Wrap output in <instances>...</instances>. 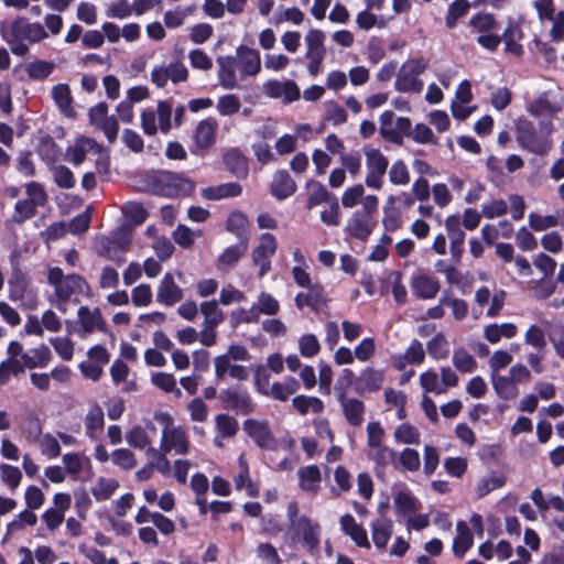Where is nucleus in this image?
Masks as SVG:
<instances>
[{"label": "nucleus", "mask_w": 564, "mask_h": 564, "mask_svg": "<svg viewBox=\"0 0 564 564\" xmlns=\"http://www.w3.org/2000/svg\"><path fill=\"white\" fill-rule=\"evenodd\" d=\"M218 83L224 89L239 87V82L254 77L261 72V57L256 48L240 45L236 55L218 56Z\"/></svg>", "instance_id": "obj_1"}, {"label": "nucleus", "mask_w": 564, "mask_h": 564, "mask_svg": "<svg viewBox=\"0 0 564 564\" xmlns=\"http://www.w3.org/2000/svg\"><path fill=\"white\" fill-rule=\"evenodd\" d=\"M47 283L53 288L48 302L65 314L69 305L80 302V297L89 291V284L79 274H64L58 267L47 269Z\"/></svg>", "instance_id": "obj_2"}, {"label": "nucleus", "mask_w": 564, "mask_h": 564, "mask_svg": "<svg viewBox=\"0 0 564 564\" xmlns=\"http://www.w3.org/2000/svg\"><path fill=\"white\" fill-rule=\"evenodd\" d=\"M0 31L11 52L17 56H24L30 45L48 37V32L42 24L32 23L24 17H19L9 24H2Z\"/></svg>", "instance_id": "obj_3"}, {"label": "nucleus", "mask_w": 564, "mask_h": 564, "mask_svg": "<svg viewBox=\"0 0 564 564\" xmlns=\"http://www.w3.org/2000/svg\"><path fill=\"white\" fill-rule=\"evenodd\" d=\"M289 533L292 541L300 543L311 556L319 553L322 528L317 521L300 514L295 502L288 505Z\"/></svg>", "instance_id": "obj_4"}, {"label": "nucleus", "mask_w": 564, "mask_h": 564, "mask_svg": "<svg viewBox=\"0 0 564 564\" xmlns=\"http://www.w3.org/2000/svg\"><path fill=\"white\" fill-rule=\"evenodd\" d=\"M149 191L152 194L164 197H177L189 195L195 184L183 174L159 171L148 177Z\"/></svg>", "instance_id": "obj_5"}, {"label": "nucleus", "mask_w": 564, "mask_h": 564, "mask_svg": "<svg viewBox=\"0 0 564 564\" xmlns=\"http://www.w3.org/2000/svg\"><path fill=\"white\" fill-rule=\"evenodd\" d=\"M379 206L378 197L375 195H367L362 198V207L352 213L346 225V231L349 236L366 240L376 226L373 214Z\"/></svg>", "instance_id": "obj_6"}, {"label": "nucleus", "mask_w": 564, "mask_h": 564, "mask_svg": "<svg viewBox=\"0 0 564 564\" xmlns=\"http://www.w3.org/2000/svg\"><path fill=\"white\" fill-rule=\"evenodd\" d=\"M429 66L424 58H410L405 61L397 73L394 88L400 93L420 94L424 83L420 79Z\"/></svg>", "instance_id": "obj_7"}, {"label": "nucleus", "mask_w": 564, "mask_h": 564, "mask_svg": "<svg viewBox=\"0 0 564 564\" xmlns=\"http://www.w3.org/2000/svg\"><path fill=\"white\" fill-rule=\"evenodd\" d=\"M364 153L367 170L365 184L369 188L379 191L384 183V175L389 166L388 158L375 148H364Z\"/></svg>", "instance_id": "obj_8"}, {"label": "nucleus", "mask_w": 564, "mask_h": 564, "mask_svg": "<svg viewBox=\"0 0 564 564\" xmlns=\"http://www.w3.org/2000/svg\"><path fill=\"white\" fill-rule=\"evenodd\" d=\"M130 243L131 239L124 232L116 234L113 238L101 236L96 239V251L100 257L120 265L126 261L123 252Z\"/></svg>", "instance_id": "obj_9"}, {"label": "nucleus", "mask_w": 564, "mask_h": 564, "mask_svg": "<svg viewBox=\"0 0 564 564\" xmlns=\"http://www.w3.org/2000/svg\"><path fill=\"white\" fill-rule=\"evenodd\" d=\"M188 78V69L181 59L162 63L154 66L151 72V82L159 88H163L169 80L173 84L184 83Z\"/></svg>", "instance_id": "obj_10"}, {"label": "nucleus", "mask_w": 564, "mask_h": 564, "mask_svg": "<svg viewBox=\"0 0 564 564\" xmlns=\"http://www.w3.org/2000/svg\"><path fill=\"white\" fill-rule=\"evenodd\" d=\"M379 132L386 140L399 143L403 135H410L411 120L406 117L395 118L391 110H386L379 118Z\"/></svg>", "instance_id": "obj_11"}, {"label": "nucleus", "mask_w": 564, "mask_h": 564, "mask_svg": "<svg viewBox=\"0 0 564 564\" xmlns=\"http://www.w3.org/2000/svg\"><path fill=\"white\" fill-rule=\"evenodd\" d=\"M517 141L522 149L538 155L546 154L552 144L546 138L540 137L533 124L529 121L521 122L517 129Z\"/></svg>", "instance_id": "obj_12"}, {"label": "nucleus", "mask_w": 564, "mask_h": 564, "mask_svg": "<svg viewBox=\"0 0 564 564\" xmlns=\"http://www.w3.org/2000/svg\"><path fill=\"white\" fill-rule=\"evenodd\" d=\"M189 449V441L186 431L181 426L166 424L162 431L161 451L163 453H172L185 455Z\"/></svg>", "instance_id": "obj_13"}, {"label": "nucleus", "mask_w": 564, "mask_h": 564, "mask_svg": "<svg viewBox=\"0 0 564 564\" xmlns=\"http://www.w3.org/2000/svg\"><path fill=\"white\" fill-rule=\"evenodd\" d=\"M278 242L272 234L260 236L259 245L252 251V263L259 267V276L262 278L271 270L270 258L276 252Z\"/></svg>", "instance_id": "obj_14"}, {"label": "nucleus", "mask_w": 564, "mask_h": 564, "mask_svg": "<svg viewBox=\"0 0 564 564\" xmlns=\"http://www.w3.org/2000/svg\"><path fill=\"white\" fill-rule=\"evenodd\" d=\"M8 285L9 296L12 301L34 302L35 294L30 288L29 279L14 261H12V272L8 280Z\"/></svg>", "instance_id": "obj_15"}, {"label": "nucleus", "mask_w": 564, "mask_h": 564, "mask_svg": "<svg viewBox=\"0 0 564 564\" xmlns=\"http://www.w3.org/2000/svg\"><path fill=\"white\" fill-rule=\"evenodd\" d=\"M337 400L341 406L344 416L351 426H360L364 422L365 404L356 398H348L346 389L340 384L335 386Z\"/></svg>", "instance_id": "obj_16"}, {"label": "nucleus", "mask_w": 564, "mask_h": 564, "mask_svg": "<svg viewBox=\"0 0 564 564\" xmlns=\"http://www.w3.org/2000/svg\"><path fill=\"white\" fill-rule=\"evenodd\" d=\"M262 91L269 98H283L284 102H292L300 98V89L293 80H268L263 84Z\"/></svg>", "instance_id": "obj_17"}, {"label": "nucleus", "mask_w": 564, "mask_h": 564, "mask_svg": "<svg viewBox=\"0 0 564 564\" xmlns=\"http://www.w3.org/2000/svg\"><path fill=\"white\" fill-rule=\"evenodd\" d=\"M77 318L84 335L107 329V323L99 307L80 306Z\"/></svg>", "instance_id": "obj_18"}, {"label": "nucleus", "mask_w": 564, "mask_h": 564, "mask_svg": "<svg viewBox=\"0 0 564 564\" xmlns=\"http://www.w3.org/2000/svg\"><path fill=\"white\" fill-rule=\"evenodd\" d=\"M247 434L263 449H275L276 441L272 435L269 425L264 422L247 420L243 424Z\"/></svg>", "instance_id": "obj_19"}, {"label": "nucleus", "mask_w": 564, "mask_h": 564, "mask_svg": "<svg viewBox=\"0 0 564 564\" xmlns=\"http://www.w3.org/2000/svg\"><path fill=\"white\" fill-rule=\"evenodd\" d=\"M183 295V290L175 283L173 274L165 273L158 288L156 301L172 306L180 302Z\"/></svg>", "instance_id": "obj_20"}, {"label": "nucleus", "mask_w": 564, "mask_h": 564, "mask_svg": "<svg viewBox=\"0 0 564 564\" xmlns=\"http://www.w3.org/2000/svg\"><path fill=\"white\" fill-rule=\"evenodd\" d=\"M296 183L286 170H279L274 173L270 192L279 200L292 196L296 192Z\"/></svg>", "instance_id": "obj_21"}, {"label": "nucleus", "mask_w": 564, "mask_h": 564, "mask_svg": "<svg viewBox=\"0 0 564 564\" xmlns=\"http://www.w3.org/2000/svg\"><path fill=\"white\" fill-rule=\"evenodd\" d=\"M411 288L413 294L423 300L434 299L440 291V283L433 276L420 274L412 279Z\"/></svg>", "instance_id": "obj_22"}, {"label": "nucleus", "mask_w": 564, "mask_h": 564, "mask_svg": "<svg viewBox=\"0 0 564 564\" xmlns=\"http://www.w3.org/2000/svg\"><path fill=\"white\" fill-rule=\"evenodd\" d=\"M339 523L341 531L348 535L358 546L370 547L366 530L356 522L351 514H344L340 518Z\"/></svg>", "instance_id": "obj_23"}, {"label": "nucleus", "mask_w": 564, "mask_h": 564, "mask_svg": "<svg viewBox=\"0 0 564 564\" xmlns=\"http://www.w3.org/2000/svg\"><path fill=\"white\" fill-rule=\"evenodd\" d=\"M217 122L208 118L198 122L194 133V142L199 149H208L215 142Z\"/></svg>", "instance_id": "obj_24"}, {"label": "nucleus", "mask_w": 564, "mask_h": 564, "mask_svg": "<svg viewBox=\"0 0 564 564\" xmlns=\"http://www.w3.org/2000/svg\"><path fill=\"white\" fill-rule=\"evenodd\" d=\"M307 189V209H312L318 205L327 204L336 196L330 193L322 183L315 180H310L306 183Z\"/></svg>", "instance_id": "obj_25"}, {"label": "nucleus", "mask_w": 564, "mask_h": 564, "mask_svg": "<svg viewBox=\"0 0 564 564\" xmlns=\"http://www.w3.org/2000/svg\"><path fill=\"white\" fill-rule=\"evenodd\" d=\"M221 400L229 409L242 413H249L251 411V399L246 390L228 389L221 393Z\"/></svg>", "instance_id": "obj_26"}, {"label": "nucleus", "mask_w": 564, "mask_h": 564, "mask_svg": "<svg viewBox=\"0 0 564 564\" xmlns=\"http://www.w3.org/2000/svg\"><path fill=\"white\" fill-rule=\"evenodd\" d=\"M490 379L492 388L499 398L509 401L519 395L517 384L508 376L491 372Z\"/></svg>", "instance_id": "obj_27"}, {"label": "nucleus", "mask_w": 564, "mask_h": 564, "mask_svg": "<svg viewBox=\"0 0 564 564\" xmlns=\"http://www.w3.org/2000/svg\"><path fill=\"white\" fill-rule=\"evenodd\" d=\"M372 541L378 549H386L391 535H392V521L380 517L372 521L371 524Z\"/></svg>", "instance_id": "obj_28"}, {"label": "nucleus", "mask_w": 564, "mask_h": 564, "mask_svg": "<svg viewBox=\"0 0 564 564\" xmlns=\"http://www.w3.org/2000/svg\"><path fill=\"white\" fill-rule=\"evenodd\" d=\"M215 375L217 378H223L227 372L229 376L237 380H246L248 371L246 367L240 365H231L229 356H217L214 360Z\"/></svg>", "instance_id": "obj_29"}, {"label": "nucleus", "mask_w": 564, "mask_h": 564, "mask_svg": "<svg viewBox=\"0 0 564 564\" xmlns=\"http://www.w3.org/2000/svg\"><path fill=\"white\" fill-rule=\"evenodd\" d=\"M241 192H242V187L240 184H238L236 182H229V183H224L220 185L204 188L202 195L206 199L219 200V199H224V198L239 196L241 194Z\"/></svg>", "instance_id": "obj_30"}, {"label": "nucleus", "mask_w": 564, "mask_h": 564, "mask_svg": "<svg viewBox=\"0 0 564 564\" xmlns=\"http://www.w3.org/2000/svg\"><path fill=\"white\" fill-rule=\"evenodd\" d=\"M383 382L382 372L368 368L357 379L356 390L359 393L373 392L381 388Z\"/></svg>", "instance_id": "obj_31"}, {"label": "nucleus", "mask_w": 564, "mask_h": 564, "mask_svg": "<svg viewBox=\"0 0 564 564\" xmlns=\"http://www.w3.org/2000/svg\"><path fill=\"white\" fill-rule=\"evenodd\" d=\"M248 240H241L235 246L226 248L218 257L217 267L219 270L232 268L247 251Z\"/></svg>", "instance_id": "obj_32"}, {"label": "nucleus", "mask_w": 564, "mask_h": 564, "mask_svg": "<svg viewBox=\"0 0 564 564\" xmlns=\"http://www.w3.org/2000/svg\"><path fill=\"white\" fill-rule=\"evenodd\" d=\"M306 52L305 57L325 56V33L319 29H310L304 37Z\"/></svg>", "instance_id": "obj_33"}, {"label": "nucleus", "mask_w": 564, "mask_h": 564, "mask_svg": "<svg viewBox=\"0 0 564 564\" xmlns=\"http://www.w3.org/2000/svg\"><path fill=\"white\" fill-rule=\"evenodd\" d=\"M473 542V534L468 525L464 521H458L456 524V536L453 543V551L455 555L463 557L465 553L471 547Z\"/></svg>", "instance_id": "obj_34"}, {"label": "nucleus", "mask_w": 564, "mask_h": 564, "mask_svg": "<svg viewBox=\"0 0 564 564\" xmlns=\"http://www.w3.org/2000/svg\"><path fill=\"white\" fill-rule=\"evenodd\" d=\"M300 487L307 492L316 494L319 489L321 473L317 466L311 465L299 469Z\"/></svg>", "instance_id": "obj_35"}, {"label": "nucleus", "mask_w": 564, "mask_h": 564, "mask_svg": "<svg viewBox=\"0 0 564 564\" xmlns=\"http://www.w3.org/2000/svg\"><path fill=\"white\" fill-rule=\"evenodd\" d=\"M51 360V350L47 346L41 345L30 352L22 355V361L26 368H44Z\"/></svg>", "instance_id": "obj_36"}, {"label": "nucleus", "mask_w": 564, "mask_h": 564, "mask_svg": "<svg viewBox=\"0 0 564 564\" xmlns=\"http://www.w3.org/2000/svg\"><path fill=\"white\" fill-rule=\"evenodd\" d=\"M517 334V326L512 323L490 324L485 328V338L491 343L497 344L502 337L512 338Z\"/></svg>", "instance_id": "obj_37"}, {"label": "nucleus", "mask_w": 564, "mask_h": 564, "mask_svg": "<svg viewBox=\"0 0 564 564\" xmlns=\"http://www.w3.org/2000/svg\"><path fill=\"white\" fill-rule=\"evenodd\" d=\"M119 488L118 480L108 477H99L90 491L97 501L108 500Z\"/></svg>", "instance_id": "obj_38"}, {"label": "nucleus", "mask_w": 564, "mask_h": 564, "mask_svg": "<svg viewBox=\"0 0 564 564\" xmlns=\"http://www.w3.org/2000/svg\"><path fill=\"white\" fill-rule=\"evenodd\" d=\"M199 308L202 314L204 315L203 326H206L208 328H216L225 319L224 313L218 307V303L216 300L203 302Z\"/></svg>", "instance_id": "obj_39"}, {"label": "nucleus", "mask_w": 564, "mask_h": 564, "mask_svg": "<svg viewBox=\"0 0 564 564\" xmlns=\"http://www.w3.org/2000/svg\"><path fill=\"white\" fill-rule=\"evenodd\" d=\"M239 474L235 477V485L237 489H247V494L250 497H256L259 494L258 487L251 481L249 477V467L243 455L238 458Z\"/></svg>", "instance_id": "obj_40"}, {"label": "nucleus", "mask_w": 564, "mask_h": 564, "mask_svg": "<svg viewBox=\"0 0 564 564\" xmlns=\"http://www.w3.org/2000/svg\"><path fill=\"white\" fill-rule=\"evenodd\" d=\"M52 98L61 112H63L66 116H70L73 113L72 108V94L68 85L66 84H58L52 88Z\"/></svg>", "instance_id": "obj_41"}, {"label": "nucleus", "mask_w": 564, "mask_h": 564, "mask_svg": "<svg viewBox=\"0 0 564 564\" xmlns=\"http://www.w3.org/2000/svg\"><path fill=\"white\" fill-rule=\"evenodd\" d=\"M65 471L77 477L86 467L90 466L89 457L79 453H68L62 458Z\"/></svg>", "instance_id": "obj_42"}, {"label": "nucleus", "mask_w": 564, "mask_h": 564, "mask_svg": "<svg viewBox=\"0 0 564 564\" xmlns=\"http://www.w3.org/2000/svg\"><path fill=\"white\" fill-rule=\"evenodd\" d=\"M367 456L377 466L387 467L395 462L397 453L387 445L376 446L367 451Z\"/></svg>", "instance_id": "obj_43"}, {"label": "nucleus", "mask_w": 564, "mask_h": 564, "mask_svg": "<svg viewBox=\"0 0 564 564\" xmlns=\"http://www.w3.org/2000/svg\"><path fill=\"white\" fill-rule=\"evenodd\" d=\"M292 404L302 415L307 414L308 411L318 414L324 410V403L317 397L297 395L293 398Z\"/></svg>", "instance_id": "obj_44"}, {"label": "nucleus", "mask_w": 564, "mask_h": 564, "mask_svg": "<svg viewBox=\"0 0 564 564\" xmlns=\"http://www.w3.org/2000/svg\"><path fill=\"white\" fill-rule=\"evenodd\" d=\"M249 226L247 216L241 212L231 213L226 221V229L236 235L240 241L247 240L245 237Z\"/></svg>", "instance_id": "obj_45"}, {"label": "nucleus", "mask_w": 564, "mask_h": 564, "mask_svg": "<svg viewBox=\"0 0 564 564\" xmlns=\"http://www.w3.org/2000/svg\"><path fill=\"white\" fill-rule=\"evenodd\" d=\"M506 482L505 476L498 473H490L487 476H484L477 484L476 494L478 498H482L489 492L501 488Z\"/></svg>", "instance_id": "obj_46"}, {"label": "nucleus", "mask_w": 564, "mask_h": 564, "mask_svg": "<svg viewBox=\"0 0 564 564\" xmlns=\"http://www.w3.org/2000/svg\"><path fill=\"white\" fill-rule=\"evenodd\" d=\"M394 506L403 514L416 512L421 507L419 500L408 490L399 491L394 496Z\"/></svg>", "instance_id": "obj_47"}, {"label": "nucleus", "mask_w": 564, "mask_h": 564, "mask_svg": "<svg viewBox=\"0 0 564 564\" xmlns=\"http://www.w3.org/2000/svg\"><path fill=\"white\" fill-rule=\"evenodd\" d=\"M151 383L164 392H173L176 397L182 395V391L177 388L176 379L172 373L154 372L151 375Z\"/></svg>", "instance_id": "obj_48"}, {"label": "nucleus", "mask_w": 564, "mask_h": 564, "mask_svg": "<svg viewBox=\"0 0 564 564\" xmlns=\"http://www.w3.org/2000/svg\"><path fill=\"white\" fill-rule=\"evenodd\" d=\"M426 348L429 355L436 360L445 359L449 354V344L442 333H437L427 343Z\"/></svg>", "instance_id": "obj_49"}, {"label": "nucleus", "mask_w": 564, "mask_h": 564, "mask_svg": "<svg viewBox=\"0 0 564 564\" xmlns=\"http://www.w3.org/2000/svg\"><path fill=\"white\" fill-rule=\"evenodd\" d=\"M455 368L464 373H470L477 368V361L465 349H455L452 357Z\"/></svg>", "instance_id": "obj_50"}, {"label": "nucleus", "mask_w": 564, "mask_h": 564, "mask_svg": "<svg viewBox=\"0 0 564 564\" xmlns=\"http://www.w3.org/2000/svg\"><path fill=\"white\" fill-rule=\"evenodd\" d=\"M394 440L401 444L417 445L420 444V433L416 427L409 423L400 424L393 433Z\"/></svg>", "instance_id": "obj_51"}, {"label": "nucleus", "mask_w": 564, "mask_h": 564, "mask_svg": "<svg viewBox=\"0 0 564 564\" xmlns=\"http://www.w3.org/2000/svg\"><path fill=\"white\" fill-rule=\"evenodd\" d=\"M225 165L237 176L247 174V162L238 150H229L224 156Z\"/></svg>", "instance_id": "obj_52"}, {"label": "nucleus", "mask_w": 564, "mask_h": 564, "mask_svg": "<svg viewBox=\"0 0 564 564\" xmlns=\"http://www.w3.org/2000/svg\"><path fill=\"white\" fill-rule=\"evenodd\" d=\"M105 424L104 411L99 405H94L89 409L85 417L86 434L94 437V432L101 430Z\"/></svg>", "instance_id": "obj_53"}, {"label": "nucleus", "mask_w": 564, "mask_h": 564, "mask_svg": "<svg viewBox=\"0 0 564 564\" xmlns=\"http://www.w3.org/2000/svg\"><path fill=\"white\" fill-rule=\"evenodd\" d=\"M325 107V120L330 122L333 126H339L347 121L346 110L336 101L327 100L324 102Z\"/></svg>", "instance_id": "obj_54"}, {"label": "nucleus", "mask_w": 564, "mask_h": 564, "mask_svg": "<svg viewBox=\"0 0 564 564\" xmlns=\"http://www.w3.org/2000/svg\"><path fill=\"white\" fill-rule=\"evenodd\" d=\"M470 4L466 0H455L453 1L449 7L447 14L445 17V24L448 29H453L458 19L464 17L468 10Z\"/></svg>", "instance_id": "obj_55"}, {"label": "nucleus", "mask_w": 564, "mask_h": 564, "mask_svg": "<svg viewBox=\"0 0 564 564\" xmlns=\"http://www.w3.org/2000/svg\"><path fill=\"white\" fill-rule=\"evenodd\" d=\"M39 447L42 455L47 458H56L61 455V445L57 437L50 433L43 434L39 438Z\"/></svg>", "instance_id": "obj_56"}, {"label": "nucleus", "mask_w": 564, "mask_h": 564, "mask_svg": "<svg viewBox=\"0 0 564 564\" xmlns=\"http://www.w3.org/2000/svg\"><path fill=\"white\" fill-rule=\"evenodd\" d=\"M127 443L134 448L144 449L151 445V438L145 430L140 426H133L126 435Z\"/></svg>", "instance_id": "obj_57"}, {"label": "nucleus", "mask_w": 564, "mask_h": 564, "mask_svg": "<svg viewBox=\"0 0 564 564\" xmlns=\"http://www.w3.org/2000/svg\"><path fill=\"white\" fill-rule=\"evenodd\" d=\"M215 421L217 431L223 437H232L239 430L238 421L228 414H218Z\"/></svg>", "instance_id": "obj_58"}, {"label": "nucleus", "mask_w": 564, "mask_h": 564, "mask_svg": "<svg viewBox=\"0 0 564 564\" xmlns=\"http://www.w3.org/2000/svg\"><path fill=\"white\" fill-rule=\"evenodd\" d=\"M0 477L1 480L12 490L14 491L21 480H22V473L21 470L12 465L9 464H1L0 465Z\"/></svg>", "instance_id": "obj_59"}, {"label": "nucleus", "mask_w": 564, "mask_h": 564, "mask_svg": "<svg viewBox=\"0 0 564 564\" xmlns=\"http://www.w3.org/2000/svg\"><path fill=\"white\" fill-rule=\"evenodd\" d=\"M388 174L389 181L394 185H408L410 182L408 166L402 160L394 161Z\"/></svg>", "instance_id": "obj_60"}, {"label": "nucleus", "mask_w": 564, "mask_h": 564, "mask_svg": "<svg viewBox=\"0 0 564 564\" xmlns=\"http://www.w3.org/2000/svg\"><path fill=\"white\" fill-rule=\"evenodd\" d=\"M54 63L45 61H35L29 64L26 73L31 79L43 80L54 70Z\"/></svg>", "instance_id": "obj_61"}, {"label": "nucleus", "mask_w": 564, "mask_h": 564, "mask_svg": "<svg viewBox=\"0 0 564 564\" xmlns=\"http://www.w3.org/2000/svg\"><path fill=\"white\" fill-rule=\"evenodd\" d=\"M241 102L239 98L234 94H228L220 97L217 101V111L219 115L227 117L232 116L239 111Z\"/></svg>", "instance_id": "obj_62"}, {"label": "nucleus", "mask_w": 564, "mask_h": 564, "mask_svg": "<svg viewBox=\"0 0 564 564\" xmlns=\"http://www.w3.org/2000/svg\"><path fill=\"white\" fill-rule=\"evenodd\" d=\"M469 24L478 32L488 33L496 29L497 22L491 13L480 12L470 19Z\"/></svg>", "instance_id": "obj_63"}, {"label": "nucleus", "mask_w": 564, "mask_h": 564, "mask_svg": "<svg viewBox=\"0 0 564 564\" xmlns=\"http://www.w3.org/2000/svg\"><path fill=\"white\" fill-rule=\"evenodd\" d=\"M111 460L116 466L124 470H130L137 465L134 454L127 448H119L113 451L111 453Z\"/></svg>", "instance_id": "obj_64"}]
</instances>
